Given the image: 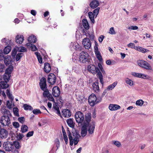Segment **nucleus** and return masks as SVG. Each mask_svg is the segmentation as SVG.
<instances>
[{"label":"nucleus","instance_id":"obj_1","mask_svg":"<svg viewBox=\"0 0 153 153\" xmlns=\"http://www.w3.org/2000/svg\"><path fill=\"white\" fill-rule=\"evenodd\" d=\"M5 114L2 116L0 119V127H2L3 128H7L11 124L10 120L8 115H11L10 112L8 110H6Z\"/></svg>","mask_w":153,"mask_h":153},{"label":"nucleus","instance_id":"obj_2","mask_svg":"<svg viewBox=\"0 0 153 153\" xmlns=\"http://www.w3.org/2000/svg\"><path fill=\"white\" fill-rule=\"evenodd\" d=\"M67 132L70 140V145L72 146L74 143L75 145H76L79 141V135L76 132L71 134L69 130H68Z\"/></svg>","mask_w":153,"mask_h":153},{"label":"nucleus","instance_id":"obj_3","mask_svg":"<svg viewBox=\"0 0 153 153\" xmlns=\"http://www.w3.org/2000/svg\"><path fill=\"white\" fill-rule=\"evenodd\" d=\"M75 118L76 122L83 124L84 121V115L83 113L80 111L76 112L75 115Z\"/></svg>","mask_w":153,"mask_h":153},{"label":"nucleus","instance_id":"obj_4","mask_svg":"<svg viewBox=\"0 0 153 153\" xmlns=\"http://www.w3.org/2000/svg\"><path fill=\"white\" fill-rule=\"evenodd\" d=\"M97 98L96 96L94 94H91L88 98V102L91 106H94L96 104L100 102L101 98L100 101H97Z\"/></svg>","mask_w":153,"mask_h":153},{"label":"nucleus","instance_id":"obj_5","mask_svg":"<svg viewBox=\"0 0 153 153\" xmlns=\"http://www.w3.org/2000/svg\"><path fill=\"white\" fill-rule=\"evenodd\" d=\"M139 66L146 70H151L152 67L147 62L143 60H140L138 61Z\"/></svg>","mask_w":153,"mask_h":153},{"label":"nucleus","instance_id":"obj_6","mask_svg":"<svg viewBox=\"0 0 153 153\" xmlns=\"http://www.w3.org/2000/svg\"><path fill=\"white\" fill-rule=\"evenodd\" d=\"M3 149L6 151L11 152L14 153L13 146L12 142H5L3 144Z\"/></svg>","mask_w":153,"mask_h":153},{"label":"nucleus","instance_id":"obj_7","mask_svg":"<svg viewBox=\"0 0 153 153\" xmlns=\"http://www.w3.org/2000/svg\"><path fill=\"white\" fill-rule=\"evenodd\" d=\"M88 54L87 52H82L79 55V60L81 62L85 63L88 61Z\"/></svg>","mask_w":153,"mask_h":153},{"label":"nucleus","instance_id":"obj_8","mask_svg":"<svg viewBox=\"0 0 153 153\" xmlns=\"http://www.w3.org/2000/svg\"><path fill=\"white\" fill-rule=\"evenodd\" d=\"M87 130L90 134L93 133L95 126V122L92 121L90 124H87Z\"/></svg>","mask_w":153,"mask_h":153},{"label":"nucleus","instance_id":"obj_9","mask_svg":"<svg viewBox=\"0 0 153 153\" xmlns=\"http://www.w3.org/2000/svg\"><path fill=\"white\" fill-rule=\"evenodd\" d=\"M88 71L93 74H96L100 71L99 68L94 65H88Z\"/></svg>","mask_w":153,"mask_h":153},{"label":"nucleus","instance_id":"obj_10","mask_svg":"<svg viewBox=\"0 0 153 153\" xmlns=\"http://www.w3.org/2000/svg\"><path fill=\"white\" fill-rule=\"evenodd\" d=\"M82 44L85 48L87 49H89L91 47V41L88 38H86L83 39Z\"/></svg>","mask_w":153,"mask_h":153},{"label":"nucleus","instance_id":"obj_11","mask_svg":"<svg viewBox=\"0 0 153 153\" xmlns=\"http://www.w3.org/2000/svg\"><path fill=\"white\" fill-rule=\"evenodd\" d=\"M56 77L53 74H50L48 77V82L51 85H54L56 82Z\"/></svg>","mask_w":153,"mask_h":153},{"label":"nucleus","instance_id":"obj_12","mask_svg":"<svg viewBox=\"0 0 153 153\" xmlns=\"http://www.w3.org/2000/svg\"><path fill=\"white\" fill-rule=\"evenodd\" d=\"M39 85L42 90H45L47 88L46 80L45 77L42 78L40 81Z\"/></svg>","mask_w":153,"mask_h":153},{"label":"nucleus","instance_id":"obj_13","mask_svg":"<svg viewBox=\"0 0 153 153\" xmlns=\"http://www.w3.org/2000/svg\"><path fill=\"white\" fill-rule=\"evenodd\" d=\"M60 93L59 88L57 86H54L52 90V94L55 97H58Z\"/></svg>","mask_w":153,"mask_h":153},{"label":"nucleus","instance_id":"obj_14","mask_svg":"<svg viewBox=\"0 0 153 153\" xmlns=\"http://www.w3.org/2000/svg\"><path fill=\"white\" fill-rule=\"evenodd\" d=\"M0 129V138L2 139H5L7 138L8 135L7 131L4 128H1Z\"/></svg>","mask_w":153,"mask_h":153},{"label":"nucleus","instance_id":"obj_15","mask_svg":"<svg viewBox=\"0 0 153 153\" xmlns=\"http://www.w3.org/2000/svg\"><path fill=\"white\" fill-rule=\"evenodd\" d=\"M62 112L63 116L65 117L68 118L71 116V112L69 109H64Z\"/></svg>","mask_w":153,"mask_h":153},{"label":"nucleus","instance_id":"obj_16","mask_svg":"<svg viewBox=\"0 0 153 153\" xmlns=\"http://www.w3.org/2000/svg\"><path fill=\"white\" fill-rule=\"evenodd\" d=\"M109 109L111 111H115L121 108L120 106L117 105L110 104L109 106Z\"/></svg>","mask_w":153,"mask_h":153},{"label":"nucleus","instance_id":"obj_17","mask_svg":"<svg viewBox=\"0 0 153 153\" xmlns=\"http://www.w3.org/2000/svg\"><path fill=\"white\" fill-rule=\"evenodd\" d=\"M93 90L96 93H98L100 91L99 87V83L97 81L94 82L92 85Z\"/></svg>","mask_w":153,"mask_h":153},{"label":"nucleus","instance_id":"obj_18","mask_svg":"<svg viewBox=\"0 0 153 153\" xmlns=\"http://www.w3.org/2000/svg\"><path fill=\"white\" fill-rule=\"evenodd\" d=\"M87 125V124L84 125L82 127L81 134L82 137L85 136L87 133L88 131Z\"/></svg>","mask_w":153,"mask_h":153},{"label":"nucleus","instance_id":"obj_19","mask_svg":"<svg viewBox=\"0 0 153 153\" xmlns=\"http://www.w3.org/2000/svg\"><path fill=\"white\" fill-rule=\"evenodd\" d=\"M4 63L7 65L11 64L12 63L11 57L9 55H7L4 57Z\"/></svg>","mask_w":153,"mask_h":153},{"label":"nucleus","instance_id":"obj_20","mask_svg":"<svg viewBox=\"0 0 153 153\" xmlns=\"http://www.w3.org/2000/svg\"><path fill=\"white\" fill-rule=\"evenodd\" d=\"M91 114L90 113L87 114L85 117V120H84V122L83 124H89L91 120Z\"/></svg>","mask_w":153,"mask_h":153},{"label":"nucleus","instance_id":"obj_21","mask_svg":"<svg viewBox=\"0 0 153 153\" xmlns=\"http://www.w3.org/2000/svg\"><path fill=\"white\" fill-rule=\"evenodd\" d=\"M16 42L19 44H21L24 39L22 35H17L16 38Z\"/></svg>","mask_w":153,"mask_h":153},{"label":"nucleus","instance_id":"obj_22","mask_svg":"<svg viewBox=\"0 0 153 153\" xmlns=\"http://www.w3.org/2000/svg\"><path fill=\"white\" fill-rule=\"evenodd\" d=\"M8 82L5 81H1L0 82V87L2 89H5L7 88L9 86V85L7 83Z\"/></svg>","mask_w":153,"mask_h":153},{"label":"nucleus","instance_id":"obj_23","mask_svg":"<svg viewBox=\"0 0 153 153\" xmlns=\"http://www.w3.org/2000/svg\"><path fill=\"white\" fill-rule=\"evenodd\" d=\"M99 4V2L98 1L95 0L90 3V6L92 8L94 9L97 7Z\"/></svg>","mask_w":153,"mask_h":153},{"label":"nucleus","instance_id":"obj_24","mask_svg":"<svg viewBox=\"0 0 153 153\" xmlns=\"http://www.w3.org/2000/svg\"><path fill=\"white\" fill-rule=\"evenodd\" d=\"M95 55L97 59L100 61H101L102 60L100 53L98 49L94 50Z\"/></svg>","mask_w":153,"mask_h":153},{"label":"nucleus","instance_id":"obj_25","mask_svg":"<svg viewBox=\"0 0 153 153\" xmlns=\"http://www.w3.org/2000/svg\"><path fill=\"white\" fill-rule=\"evenodd\" d=\"M51 67L48 63H45V64L44 67V71L47 73H49L51 70Z\"/></svg>","mask_w":153,"mask_h":153},{"label":"nucleus","instance_id":"obj_26","mask_svg":"<svg viewBox=\"0 0 153 153\" xmlns=\"http://www.w3.org/2000/svg\"><path fill=\"white\" fill-rule=\"evenodd\" d=\"M66 122L69 126L72 128H74L75 123L73 121V119H68L67 120Z\"/></svg>","mask_w":153,"mask_h":153},{"label":"nucleus","instance_id":"obj_27","mask_svg":"<svg viewBox=\"0 0 153 153\" xmlns=\"http://www.w3.org/2000/svg\"><path fill=\"white\" fill-rule=\"evenodd\" d=\"M28 41L31 43H34L36 41V37L34 36H30L27 39Z\"/></svg>","mask_w":153,"mask_h":153},{"label":"nucleus","instance_id":"obj_28","mask_svg":"<svg viewBox=\"0 0 153 153\" xmlns=\"http://www.w3.org/2000/svg\"><path fill=\"white\" fill-rule=\"evenodd\" d=\"M97 75L98 77L100 79V82L102 84V86H103L104 84V81L102 73L100 71H99V72H98Z\"/></svg>","mask_w":153,"mask_h":153},{"label":"nucleus","instance_id":"obj_29","mask_svg":"<svg viewBox=\"0 0 153 153\" xmlns=\"http://www.w3.org/2000/svg\"><path fill=\"white\" fill-rule=\"evenodd\" d=\"M2 42L5 43L6 45H9L13 43L12 40L9 39H6L5 38L3 39L2 40Z\"/></svg>","mask_w":153,"mask_h":153},{"label":"nucleus","instance_id":"obj_30","mask_svg":"<svg viewBox=\"0 0 153 153\" xmlns=\"http://www.w3.org/2000/svg\"><path fill=\"white\" fill-rule=\"evenodd\" d=\"M135 49L139 51H140L143 53H145L149 51L148 50L143 48L140 47H137L135 48Z\"/></svg>","mask_w":153,"mask_h":153},{"label":"nucleus","instance_id":"obj_31","mask_svg":"<svg viewBox=\"0 0 153 153\" xmlns=\"http://www.w3.org/2000/svg\"><path fill=\"white\" fill-rule=\"evenodd\" d=\"M82 25L86 29L89 28V25L86 19H84L82 21Z\"/></svg>","mask_w":153,"mask_h":153},{"label":"nucleus","instance_id":"obj_32","mask_svg":"<svg viewBox=\"0 0 153 153\" xmlns=\"http://www.w3.org/2000/svg\"><path fill=\"white\" fill-rule=\"evenodd\" d=\"M117 84V82H115L112 84L109 85L106 88L108 90H112L114 88Z\"/></svg>","mask_w":153,"mask_h":153},{"label":"nucleus","instance_id":"obj_33","mask_svg":"<svg viewBox=\"0 0 153 153\" xmlns=\"http://www.w3.org/2000/svg\"><path fill=\"white\" fill-rule=\"evenodd\" d=\"M88 14L90 20L93 23H94L95 21L94 18V16L93 13L92 12H90L88 13Z\"/></svg>","mask_w":153,"mask_h":153},{"label":"nucleus","instance_id":"obj_34","mask_svg":"<svg viewBox=\"0 0 153 153\" xmlns=\"http://www.w3.org/2000/svg\"><path fill=\"white\" fill-rule=\"evenodd\" d=\"M11 48L10 46H7L6 47L4 50V53L6 54H7L10 51Z\"/></svg>","mask_w":153,"mask_h":153},{"label":"nucleus","instance_id":"obj_35","mask_svg":"<svg viewBox=\"0 0 153 153\" xmlns=\"http://www.w3.org/2000/svg\"><path fill=\"white\" fill-rule=\"evenodd\" d=\"M13 69V67L12 65L9 66L5 71V73H7L9 75H10Z\"/></svg>","mask_w":153,"mask_h":153},{"label":"nucleus","instance_id":"obj_36","mask_svg":"<svg viewBox=\"0 0 153 153\" xmlns=\"http://www.w3.org/2000/svg\"><path fill=\"white\" fill-rule=\"evenodd\" d=\"M126 83L130 86H133L134 85L133 81L128 78H126L125 79Z\"/></svg>","mask_w":153,"mask_h":153},{"label":"nucleus","instance_id":"obj_37","mask_svg":"<svg viewBox=\"0 0 153 153\" xmlns=\"http://www.w3.org/2000/svg\"><path fill=\"white\" fill-rule=\"evenodd\" d=\"M10 75H9L5 73L3 77L4 81L8 82L10 80Z\"/></svg>","mask_w":153,"mask_h":153},{"label":"nucleus","instance_id":"obj_38","mask_svg":"<svg viewBox=\"0 0 153 153\" xmlns=\"http://www.w3.org/2000/svg\"><path fill=\"white\" fill-rule=\"evenodd\" d=\"M28 128L27 126L25 125H23L21 126V131L22 133H25L28 131Z\"/></svg>","mask_w":153,"mask_h":153},{"label":"nucleus","instance_id":"obj_39","mask_svg":"<svg viewBox=\"0 0 153 153\" xmlns=\"http://www.w3.org/2000/svg\"><path fill=\"white\" fill-rule=\"evenodd\" d=\"M6 94L7 96L11 101H13V100L14 97L10 93V90L8 89L6 91Z\"/></svg>","mask_w":153,"mask_h":153},{"label":"nucleus","instance_id":"obj_40","mask_svg":"<svg viewBox=\"0 0 153 153\" xmlns=\"http://www.w3.org/2000/svg\"><path fill=\"white\" fill-rule=\"evenodd\" d=\"M23 107L25 110H31L33 109V108L32 106L27 104H24L23 105Z\"/></svg>","mask_w":153,"mask_h":153},{"label":"nucleus","instance_id":"obj_41","mask_svg":"<svg viewBox=\"0 0 153 153\" xmlns=\"http://www.w3.org/2000/svg\"><path fill=\"white\" fill-rule=\"evenodd\" d=\"M144 102L142 100H137L136 102V105H137L141 106L143 104Z\"/></svg>","mask_w":153,"mask_h":153},{"label":"nucleus","instance_id":"obj_42","mask_svg":"<svg viewBox=\"0 0 153 153\" xmlns=\"http://www.w3.org/2000/svg\"><path fill=\"white\" fill-rule=\"evenodd\" d=\"M13 112L15 116L19 117V109L17 108H13Z\"/></svg>","mask_w":153,"mask_h":153},{"label":"nucleus","instance_id":"obj_43","mask_svg":"<svg viewBox=\"0 0 153 153\" xmlns=\"http://www.w3.org/2000/svg\"><path fill=\"white\" fill-rule=\"evenodd\" d=\"M47 88H46L45 90H43L44 91L43 95L45 97H46L50 94L49 91Z\"/></svg>","mask_w":153,"mask_h":153},{"label":"nucleus","instance_id":"obj_44","mask_svg":"<svg viewBox=\"0 0 153 153\" xmlns=\"http://www.w3.org/2000/svg\"><path fill=\"white\" fill-rule=\"evenodd\" d=\"M138 77L143 79H147L148 78L149 76L146 75H145L143 74L139 73Z\"/></svg>","mask_w":153,"mask_h":153},{"label":"nucleus","instance_id":"obj_45","mask_svg":"<svg viewBox=\"0 0 153 153\" xmlns=\"http://www.w3.org/2000/svg\"><path fill=\"white\" fill-rule=\"evenodd\" d=\"M23 55V54L22 53H19L17 54L16 57V61H19L21 57H22Z\"/></svg>","mask_w":153,"mask_h":153},{"label":"nucleus","instance_id":"obj_46","mask_svg":"<svg viewBox=\"0 0 153 153\" xmlns=\"http://www.w3.org/2000/svg\"><path fill=\"white\" fill-rule=\"evenodd\" d=\"M18 51L20 52H25L27 51V49L23 47H20L18 48Z\"/></svg>","mask_w":153,"mask_h":153},{"label":"nucleus","instance_id":"obj_47","mask_svg":"<svg viewBox=\"0 0 153 153\" xmlns=\"http://www.w3.org/2000/svg\"><path fill=\"white\" fill-rule=\"evenodd\" d=\"M99 9L100 8L97 7L94 10L93 14H94V16H97L98 14Z\"/></svg>","mask_w":153,"mask_h":153},{"label":"nucleus","instance_id":"obj_48","mask_svg":"<svg viewBox=\"0 0 153 153\" xmlns=\"http://www.w3.org/2000/svg\"><path fill=\"white\" fill-rule=\"evenodd\" d=\"M128 47L130 48H134L135 49L136 47H137V46H135V44L132 43H130L127 45Z\"/></svg>","mask_w":153,"mask_h":153},{"label":"nucleus","instance_id":"obj_49","mask_svg":"<svg viewBox=\"0 0 153 153\" xmlns=\"http://www.w3.org/2000/svg\"><path fill=\"white\" fill-rule=\"evenodd\" d=\"M33 113L35 114H38L41 113V112L40 110L39 109H34L33 111Z\"/></svg>","mask_w":153,"mask_h":153},{"label":"nucleus","instance_id":"obj_50","mask_svg":"<svg viewBox=\"0 0 153 153\" xmlns=\"http://www.w3.org/2000/svg\"><path fill=\"white\" fill-rule=\"evenodd\" d=\"M113 144L117 146V147H119L121 146L120 143L117 141H113Z\"/></svg>","mask_w":153,"mask_h":153},{"label":"nucleus","instance_id":"obj_51","mask_svg":"<svg viewBox=\"0 0 153 153\" xmlns=\"http://www.w3.org/2000/svg\"><path fill=\"white\" fill-rule=\"evenodd\" d=\"M4 57L2 51L0 50V60H3Z\"/></svg>","mask_w":153,"mask_h":153},{"label":"nucleus","instance_id":"obj_52","mask_svg":"<svg viewBox=\"0 0 153 153\" xmlns=\"http://www.w3.org/2000/svg\"><path fill=\"white\" fill-rule=\"evenodd\" d=\"M13 125L15 128H18L19 126V123L16 122H13Z\"/></svg>","mask_w":153,"mask_h":153},{"label":"nucleus","instance_id":"obj_53","mask_svg":"<svg viewBox=\"0 0 153 153\" xmlns=\"http://www.w3.org/2000/svg\"><path fill=\"white\" fill-rule=\"evenodd\" d=\"M34 131H29L26 134L27 137H29L32 136L33 135Z\"/></svg>","mask_w":153,"mask_h":153},{"label":"nucleus","instance_id":"obj_54","mask_svg":"<svg viewBox=\"0 0 153 153\" xmlns=\"http://www.w3.org/2000/svg\"><path fill=\"white\" fill-rule=\"evenodd\" d=\"M109 33L111 34H114L116 33L114 27H112L110 28Z\"/></svg>","mask_w":153,"mask_h":153},{"label":"nucleus","instance_id":"obj_55","mask_svg":"<svg viewBox=\"0 0 153 153\" xmlns=\"http://www.w3.org/2000/svg\"><path fill=\"white\" fill-rule=\"evenodd\" d=\"M138 28V27L137 26H131L128 27V29L129 30H136Z\"/></svg>","mask_w":153,"mask_h":153},{"label":"nucleus","instance_id":"obj_56","mask_svg":"<svg viewBox=\"0 0 153 153\" xmlns=\"http://www.w3.org/2000/svg\"><path fill=\"white\" fill-rule=\"evenodd\" d=\"M50 101H54V100L53 98L52 97V95L50 94L46 97Z\"/></svg>","mask_w":153,"mask_h":153},{"label":"nucleus","instance_id":"obj_57","mask_svg":"<svg viewBox=\"0 0 153 153\" xmlns=\"http://www.w3.org/2000/svg\"><path fill=\"white\" fill-rule=\"evenodd\" d=\"M18 120L21 123H23L25 121V118L24 117H19L18 118Z\"/></svg>","mask_w":153,"mask_h":153},{"label":"nucleus","instance_id":"obj_58","mask_svg":"<svg viewBox=\"0 0 153 153\" xmlns=\"http://www.w3.org/2000/svg\"><path fill=\"white\" fill-rule=\"evenodd\" d=\"M7 107L9 108H12V104L10 103L9 101H7Z\"/></svg>","mask_w":153,"mask_h":153},{"label":"nucleus","instance_id":"obj_59","mask_svg":"<svg viewBox=\"0 0 153 153\" xmlns=\"http://www.w3.org/2000/svg\"><path fill=\"white\" fill-rule=\"evenodd\" d=\"M31 48L32 50L33 51H34L37 50V48L34 45L31 44Z\"/></svg>","mask_w":153,"mask_h":153},{"label":"nucleus","instance_id":"obj_60","mask_svg":"<svg viewBox=\"0 0 153 153\" xmlns=\"http://www.w3.org/2000/svg\"><path fill=\"white\" fill-rule=\"evenodd\" d=\"M104 38V36L103 35H101L99 38V41L100 43L102 42L103 39Z\"/></svg>","mask_w":153,"mask_h":153},{"label":"nucleus","instance_id":"obj_61","mask_svg":"<svg viewBox=\"0 0 153 153\" xmlns=\"http://www.w3.org/2000/svg\"><path fill=\"white\" fill-rule=\"evenodd\" d=\"M37 59L39 63H42V59L41 56H38Z\"/></svg>","mask_w":153,"mask_h":153},{"label":"nucleus","instance_id":"obj_62","mask_svg":"<svg viewBox=\"0 0 153 153\" xmlns=\"http://www.w3.org/2000/svg\"><path fill=\"white\" fill-rule=\"evenodd\" d=\"M94 43H95V46H94V50L98 49V45L96 41H94Z\"/></svg>","mask_w":153,"mask_h":153},{"label":"nucleus","instance_id":"obj_63","mask_svg":"<svg viewBox=\"0 0 153 153\" xmlns=\"http://www.w3.org/2000/svg\"><path fill=\"white\" fill-rule=\"evenodd\" d=\"M4 68V65L2 64H0V71L2 72Z\"/></svg>","mask_w":153,"mask_h":153},{"label":"nucleus","instance_id":"obj_64","mask_svg":"<svg viewBox=\"0 0 153 153\" xmlns=\"http://www.w3.org/2000/svg\"><path fill=\"white\" fill-rule=\"evenodd\" d=\"M24 136L23 134H19L17 136L18 138L19 139H21L24 137Z\"/></svg>","mask_w":153,"mask_h":153}]
</instances>
